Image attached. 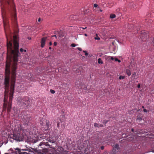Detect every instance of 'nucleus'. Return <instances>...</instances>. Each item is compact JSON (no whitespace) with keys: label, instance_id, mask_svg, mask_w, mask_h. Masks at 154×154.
<instances>
[{"label":"nucleus","instance_id":"f257e3e1","mask_svg":"<svg viewBox=\"0 0 154 154\" xmlns=\"http://www.w3.org/2000/svg\"><path fill=\"white\" fill-rule=\"evenodd\" d=\"M29 132L26 130H23L22 137L19 134H15L13 135V139L19 141H25L28 143L29 142Z\"/></svg>","mask_w":154,"mask_h":154},{"label":"nucleus","instance_id":"f03ea898","mask_svg":"<svg viewBox=\"0 0 154 154\" xmlns=\"http://www.w3.org/2000/svg\"><path fill=\"white\" fill-rule=\"evenodd\" d=\"M48 141H49L47 140H44L42 142H41L38 145L39 146H42L41 147L42 148V151L46 154H48V151L47 148H45V146H50Z\"/></svg>","mask_w":154,"mask_h":154},{"label":"nucleus","instance_id":"7ed1b4c3","mask_svg":"<svg viewBox=\"0 0 154 154\" xmlns=\"http://www.w3.org/2000/svg\"><path fill=\"white\" fill-rule=\"evenodd\" d=\"M40 124L42 126V128H44L45 131H47L51 125V123L49 120L44 119L40 121Z\"/></svg>","mask_w":154,"mask_h":154},{"label":"nucleus","instance_id":"20e7f679","mask_svg":"<svg viewBox=\"0 0 154 154\" xmlns=\"http://www.w3.org/2000/svg\"><path fill=\"white\" fill-rule=\"evenodd\" d=\"M140 36L142 40L145 41L148 37L147 32L145 31H142L140 34Z\"/></svg>","mask_w":154,"mask_h":154},{"label":"nucleus","instance_id":"39448f33","mask_svg":"<svg viewBox=\"0 0 154 154\" xmlns=\"http://www.w3.org/2000/svg\"><path fill=\"white\" fill-rule=\"evenodd\" d=\"M38 132L35 127H30L29 129V135H33L34 137H36L37 136Z\"/></svg>","mask_w":154,"mask_h":154},{"label":"nucleus","instance_id":"423d86ee","mask_svg":"<svg viewBox=\"0 0 154 154\" xmlns=\"http://www.w3.org/2000/svg\"><path fill=\"white\" fill-rule=\"evenodd\" d=\"M113 148L112 154H117L120 149L119 145L116 144L114 145H113Z\"/></svg>","mask_w":154,"mask_h":154},{"label":"nucleus","instance_id":"0eeeda50","mask_svg":"<svg viewBox=\"0 0 154 154\" xmlns=\"http://www.w3.org/2000/svg\"><path fill=\"white\" fill-rule=\"evenodd\" d=\"M15 149L16 150H17V151H13L12 150V153H14L15 154H29L28 153L25 152H21V150L20 149L18 148H17Z\"/></svg>","mask_w":154,"mask_h":154},{"label":"nucleus","instance_id":"6e6552de","mask_svg":"<svg viewBox=\"0 0 154 154\" xmlns=\"http://www.w3.org/2000/svg\"><path fill=\"white\" fill-rule=\"evenodd\" d=\"M62 148H57L55 151V153L56 154H65V152L61 150Z\"/></svg>","mask_w":154,"mask_h":154},{"label":"nucleus","instance_id":"1a4fd4ad","mask_svg":"<svg viewBox=\"0 0 154 154\" xmlns=\"http://www.w3.org/2000/svg\"><path fill=\"white\" fill-rule=\"evenodd\" d=\"M47 37H43L42 39L41 46L42 48L44 47L45 45V42L47 39Z\"/></svg>","mask_w":154,"mask_h":154},{"label":"nucleus","instance_id":"9d476101","mask_svg":"<svg viewBox=\"0 0 154 154\" xmlns=\"http://www.w3.org/2000/svg\"><path fill=\"white\" fill-rule=\"evenodd\" d=\"M125 71L126 73L128 76H130L131 75V72L130 69H125Z\"/></svg>","mask_w":154,"mask_h":154},{"label":"nucleus","instance_id":"9b49d317","mask_svg":"<svg viewBox=\"0 0 154 154\" xmlns=\"http://www.w3.org/2000/svg\"><path fill=\"white\" fill-rule=\"evenodd\" d=\"M64 117L63 116H60V121L61 122H63L64 121Z\"/></svg>","mask_w":154,"mask_h":154},{"label":"nucleus","instance_id":"f8f14e48","mask_svg":"<svg viewBox=\"0 0 154 154\" xmlns=\"http://www.w3.org/2000/svg\"><path fill=\"white\" fill-rule=\"evenodd\" d=\"M82 84V83L81 82V80H80V81H78L76 82L75 83V85H81Z\"/></svg>","mask_w":154,"mask_h":154},{"label":"nucleus","instance_id":"ddd939ff","mask_svg":"<svg viewBox=\"0 0 154 154\" xmlns=\"http://www.w3.org/2000/svg\"><path fill=\"white\" fill-rule=\"evenodd\" d=\"M129 6L131 8H134L135 7L134 6L133 3L132 2L131 3L129 4Z\"/></svg>","mask_w":154,"mask_h":154},{"label":"nucleus","instance_id":"4468645a","mask_svg":"<svg viewBox=\"0 0 154 154\" xmlns=\"http://www.w3.org/2000/svg\"><path fill=\"white\" fill-rule=\"evenodd\" d=\"M150 60L149 61H146L145 60H144V62H145V64H146L147 65H149L150 64Z\"/></svg>","mask_w":154,"mask_h":154},{"label":"nucleus","instance_id":"2eb2a0df","mask_svg":"<svg viewBox=\"0 0 154 154\" xmlns=\"http://www.w3.org/2000/svg\"><path fill=\"white\" fill-rule=\"evenodd\" d=\"M98 63L99 64H102L103 63V62H102V61L100 58H99L98 59Z\"/></svg>","mask_w":154,"mask_h":154},{"label":"nucleus","instance_id":"dca6fc26","mask_svg":"<svg viewBox=\"0 0 154 154\" xmlns=\"http://www.w3.org/2000/svg\"><path fill=\"white\" fill-rule=\"evenodd\" d=\"M111 18H114L116 17V15L114 14H111L110 16Z\"/></svg>","mask_w":154,"mask_h":154},{"label":"nucleus","instance_id":"f3484780","mask_svg":"<svg viewBox=\"0 0 154 154\" xmlns=\"http://www.w3.org/2000/svg\"><path fill=\"white\" fill-rule=\"evenodd\" d=\"M134 29H136L137 31H138V30H140L139 26H138L137 27V26L134 27L133 28Z\"/></svg>","mask_w":154,"mask_h":154},{"label":"nucleus","instance_id":"a211bd4d","mask_svg":"<svg viewBox=\"0 0 154 154\" xmlns=\"http://www.w3.org/2000/svg\"><path fill=\"white\" fill-rule=\"evenodd\" d=\"M125 78V76H122V75L120 76L119 77V79L120 80L121 79H124Z\"/></svg>","mask_w":154,"mask_h":154},{"label":"nucleus","instance_id":"6ab92c4d","mask_svg":"<svg viewBox=\"0 0 154 154\" xmlns=\"http://www.w3.org/2000/svg\"><path fill=\"white\" fill-rule=\"evenodd\" d=\"M96 36L97 37H95L94 39L95 40H99L100 39V38L97 36V34H96Z\"/></svg>","mask_w":154,"mask_h":154},{"label":"nucleus","instance_id":"aec40b11","mask_svg":"<svg viewBox=\"0 0 154 154\" xmlns=\"http://www.w3.org/2000/svg\"><path fill=\"white\" fill-rule=\"evenodd\" d=\"M94 126L95 127H99V125L97 123H95L94 124Z\"/></svg>","mask_w":154,"mask_h":154},{"label":"nucleus","instance_id":"412c9836","mask_svg":"<svg viewBox=\"0 0 154 154\" xmlns=\"http://www.w3.org/2000/svg\"><path fill=\"white\" fill-rule=\"evenodd\" d=\"M32 149H33V153H34L38 152V151L35 149H32Z\"/></svg>","mask_w":154,"mask_h":154},{"label":"nucleus","instance_id":"4be33fe9","mask_svg":"<svg viewBox=\"0 0 154 154\" xmlns=\"http://www.w3.org/2000/svg\"><path fill=\"white\" fill-rule=\"evenodd\" d=\"M59 37H62L64 36V35H63V34L61 33H59Z\"/></svg>","mask_w":154,"mask_h":154},{"label":"nucleus","instance_id":"5701e85b","mask_svg":"<svg viewBox=\"0 0 154 154\" xmlns=\"http://www.w3.org/2000/svg\"><path fill=\"white\" fill-rule=\"evenodd\" d=\"M115 60L116 61H118L120 63L121 62V60H119L118 58H116L115 59Z\"/></svg>","mask_w":154,"mask_h":154},{"label":"nucleus","instance_id":"b1692460","mask_svg":"<svg viewBox=\"0 0 154 154\" xmlns=\"http://www.w3.org/2000/svg\"><path fill=\"white\" fill-rule=\"evenodd\" d=\"M137 119L140 120H142V118L140 116H137Z\"/></svg>","mask_w":154,"mask_h":154},{"label":"nucleus","instance_id":"393cba45","mask_svg":"<svg viewBox=\"0 0 154 154\" xmlns=\"http://www.w3.org/2000/svg\"><path fill=\"white\" fill-rule=\"evenodd\" d=\"M83 52L85 53V56H88V54L86 52V51H83Z\"/></svg>","mask_w":154,"mask_h":154},{"label":"nucleus","instance_id":"a878e982","mask_svg":"<svg viewBox=\"0 0 154 154\" xmlns=\"http://www.w3.org/2000/svg\"><path fill=\"white\" fill-rule=\"evenodd\" d=\"M50 92L52 94H54L55 93V91L54 90L52 89L50 90Z\"/></svg>","mask_w":154,"mask_h":154},{"label":"nucleus","instance_id":"bb28decb","mask_svg":"<svg viewBox=\"0 0 154 154\" xmlns=\"http://www.w3.org/2000/svg\"><path fill=\"white\" fill-rule=\"evenodd\" d=\"M71 46L72 47H75L76 46V45L75 44L73 43L71 44Z\"/></svg>","mask_w":154,"mask_h":154},{"label":"nucleus","instance_id":"cd10ccee","mask_svg":"<svg viewBox=\"0 0 154 154\" xmlns=\"http://www.w3.org/2000/svg\"><path fill=\"white\" fill-rule=\"evenodd\" d=\"M98 5L97 4H94V6L95 8H97V7Z\"/></svg>","mask_w":154,"mask_h":154},{"label":"nucleus","instance_id":"c85d7f7f","mask_svg":"<svg viewBox=\"0 0 154 154\" xmlns=\"http://www.w3.org/2000/svg\"><path fill=\"white\" fill-rule=\"evenodd\" d=\"M77 49L79 50V51H82V49L81 48H80L78 47V48H77Z\"/></svg>","mask_w":154,"mask_h":154},{"label":"nucleus","instance_id":"c756f323","mask_svg":"<svg viewBox=\"0 0 154 154\" xmlns=\"http://www.w3.org/2000/svg\"><path fill=\"white\" fill-rule=\"evenodd\" d=\"M24 51V50H23V49L22 48H21L20 49V51L21 52H23Z\"/></svg>","mask_w":154,"mask_h":154},{"label":"nucleus","instance_id":"7c9ffc66","mask_svg":"<svg viewBox=\"0 0 154 154\" xmlns=\"http://www.w3.org/2000/svg\"><path fill=\"white\" fill-rule=\"evenodd\" d=\"M108 122V121H104V122H103V123L105 125L107 123V122Z\"/></svg>","mask_w":154,"mask_h":154},{"label":"nucleus","instance_id":"2f4dec72","mask_svg":"<svg viewBox=\"0 0 154 154\" xmlns=\"http://www.w3.org/2000/svg\"><path fill=\"white\" fill-rule=\"evenodd\" d=\"M143 111L144 112H147V111L146 109H144L143 110Z\"/></svg>","mask_w":154,"mask_h":154},{"label":"nucleus","instance_id":"473e14b6","mask_svg":"<svg viewBox=\"0 0 154 154\" xmlns=\"http://www.w3.org/2000/svg\"><path fill=\"white\" fill-rule=\"evenodd\" d=\"M103 125L100 124L99 125V127H103Z\"/></svg>","mask_w":154,"mask_h":154},{"label":"nucleus","instance_id":"72a5a7b5","mask_svg":"<svg viewBox=\"0 0 154 154\" xmlns=\"http://www.w3.org/2000/svg\"><path fill=\"white\" fill-rule=\"evenodd\" d=\"M54 46H56L57 45V43L56 42H55L54 43Z\"/></svg>","mask_w":154,"mask_h":154},{"label":"nucleus","instance_id":"f704fd0d","mask_svg":"<svg viewBox=\"0 0 154 154\" xmlns=\"http://www.w3.org/2000/svg\"><path fill=\"white\" fill-rule=\"evenodd\" d=\"M140 87V84H138V85H137V87L138 88H139Z\"/></svg>","mask_w":154,"mask_h":154},{"label":"nucleus","instance_id":"c9c22d12","mask_svg":"<svg viewBox=\"0 0 154 154\" xmlns=\"http://www.w3.org/2000/svg\"><path fill=\"white\" fill-rule=\"evenodd\" d=\"M101 149L103 150L104 149V146H102L101 147Z\"/></svg>","mask_w":154,"mask_h":154},{"label":"nucleus","instance_id":"e433bc0d","mask_svg":"<svg viewBox=\"0 0 154 154\" xmlns=\"http://www.w3.org/2000/svg\"><path fill=\"white\" fill-rule=\"evenodd\" d=\"M41 21V19L40 18H39L38 20V22H40Z\"/></svg>","mask_w":154,"mask_h":154},{"label":"nucleus","instance_id":"4c0bfd02","mask_svg":"<svg viewBox=\"0 0 154 154\" xmlns=\"http://www.w3.org/2000/svg\"><path fill=\"white\" fill-rule=\"evenodd\" d=\"M29 152H32V150H31V149H29ZM31 153H29V154H30Z\"/></svg>","mask_w":154,"mask_h":154},{"label":"nucleus","instance_id":"58836bf2","mask_svg":"<svg viewBox=\"0 0 154 154\" xmlns=\"http://www.w3.org/2000/svg\"><path fill=\"white\" fill-rule=\"evenodd\" d=\"M52 42H50V43H49V45L50 46H51V45H52Z\"/></svg>","mask_w":154,"mask_h":154},{"label":"nucleus","instance_id":"ea45409f","mask_svg":"<svg viewBox=\"0 0 154 154\" xmlns=\"http://www.w3.org/2000/svg\"><path fill=\"white\" fill-rule=\"evenodd\" d=\"M111 59L112 60H114V58L113 57H111Z\"/></svg>","mask_w":154,"mask_h":154},{"label":"nucleus","instance_id":"a19ab883","mask_svg":"<svg viewBox=\"0 0 154 154\" xmlns=\"http://www.w3.org/2000/svg\"><path fill=\"white\" fill-rule=\"evenodd\" d=\"M152 42L154 44V37L153 38V39L152 40Z\"/></svg>","mask_w":154,"mask_h":154},{"label":"nucleus","instance_id":"79ce46f5","mask_svg":"<svg viewBox=\"0 0 154 154\" xmlns=\"http://www.w3.org/2000/svg\"><path fill=\"white\" fill-rule=\"evenodd\" d=\"M131 131L132 132H134V129L133 128H132Z\"/></svg>","mask_w":154,"mask_h":154},{"label":"nucleus","instance_id":"37998d69","mask_svg":"<svg viewBox=\"0 0 154 154\" xmlns=\"http://www.w3.org/2000/svg\"><path fill=\"white\" fill-rule=\"evenodd\" d=\"M136 72H134L133 73V75H136Z\"/></svg>","mask_w":154,"mask_h":154},{"label":"nucleus","instance_id":"c03bdc74","mask_svg":"<svg viewBox=\"0 0 154 154\" xmlns=\"http://www.w3.org/2000/svg\"><path fill=\"white\" fill-rule=\"evenodd\" d=\"M46 136V134H44L43 135V137H45V138H46V137H45Z\"/></svg>","mask_w":154,"mask_h":154},{"label":"nucleus","instance_id":"a18cd8bd","mask_svg":"<svg viewBox=\"0 0 154 154\" xmlns=\"http://www.w3.org/2000/svg\"><path fill=\"white\" fill-rule=\"evenodd\" d=\"M59 122H57V127H58V126H59Z\"/></svg>","mask_w":154,"mask_h":154},{"label":"nucleus","instance_id":"49530a36","mask_svg":"<svg viewBox=\"0 0 154 154\" xmlns=\"http://www.w3.org/2000/svg\"><path fill=\"white\" fill-rule=\"evenodd\" d=\"M147 59H148V60H149L150 59V58L149 57H147Z\"/></svg>","mask_w":154,"mask_h":154},{"label":"nucleus","instance_id":"de8ad7c7","mask_svg":"<svg viewBox=\"0 0 154 154\" xmlns=\"http://www.w3.org/2000/svg\"><path fill=\"white\" fill-rule=\"evenodd\" d=\"M142 107L143 108V109H144V106H142Z\"/></svg>","mask_w":154,"mask_h":154},{"label":"nucleus","instance_id":"09e8293b","mask_svg":"<svg viewBox=\"0 0 154 154\" xmlns=\"http://www.w3.org/2000/svg\"><path fill=\"white\" fill-rule=\"evenodd\" d=\"M87 28L86 27H85V28H83V29H85Z\"/></svg>","mask_w":154,"mask_h":154},{"label":"nucleus","instance_id":"8fccbe9b","mask_svg":"<svg viewBox=\"0 0 154 154\" xmlns=\"http://www.w3.org/2000/svg\"><path fill=\"white\" fill-rule=\"evenodd\" d=\"M49 49L51 50V47H49Z\"/></svg>","mask_w":154,"mask_h":154},{"label":"nucleus","instance_id":"3c124183","mask_svg":"<svg viewBox=\"0 0 154 154\" xmlns=\"http://www.w3.org/2000/svg\"><path fill=\"white\" fill-rule=\"evenodd\" d=\"M53 36H54V37H56V38H57V36L56 35H53Z\"/></svg>","mask_w":154,"mask_h":154},{"label":"nucleus","instance_id":"603ef678","mask_svg":"<svg viewBox=\"0 0 154 154\" xmlns=\"http://www.w3.org/2000/svg\"><path fill=\"white\" fill-rule=\"evenodd\" d=\"M85 36H87V34H85Z\"/></svg>","mask_w":154,"mask_h":154},{"label":"nucleus","instance_id":"864d4df0","mask_svg":"<svg viewBox=\"0 0 154 154\" xmlns=\"http://www.w3.org/2000/svg\"><path fill=\"white\" fill-rule=\"evenodd\" d=\"M86 88H86V87H85V88H84V89L85 90H86Z\"/></svg>","mask_w":154,"mask_h":154},{"label":"nucleus","instance_id":"5fc2aeb1","mask_svg":"<svg viewBox=\"0 0 154 154\" xmlns=\"http://www.w3.org/2000/svg\"><path fill=\"white\" fill-rule=\"evenodd\" d=\"M24 51L25 52H26V50H24Z\"/></svg>","mask_w":154,"mask_h":154},{"label":"nucleus","instance_id":"6e6d98bb","mask_svg":"<svg viewBox=\"0 0 154 154\" xmlns=\"http://www.w3.org/2000/svg\"><path fill=\"white\" fill-rule=\"evenodd\" d=\"M130 26H131V27H132V26H132V25L131 24V25H130Z\"/></svg>","mask_w":154,"mask_h":154},{"label":"nucleus","instance_id":"4d7b16f0","mask_svg":"<svg viewBox=\"0 0 154 154\" xmlns=\"http://www.w3.org/2000/svg\"><path fill=\"white\" fill-rule=\"evenodd\" d=\"M100 11L101 12H102V10H100Z\"/></svg>","mask_w":154,"mask_h":154},{"label":"nucleus","instance_id":"13d9d810","mask_svg":"<svg viewBox=\"0 0 154 154\" xmlns=\"http://www.w3.org/2000/svg\"><path fill=\"white\" fill-rule=\"evenodd\" d=\"M31 39V38H29V39L30 40V39Z\"/></svg>","mask_w":154,"mask_h":154},{"label":"nucleus","instance_id":"bf43d9fd","mask_svg":"<svg viewBox=\"0 0 154 154\" xmlns=\"http://www.w3.org/2000/svg\"><path fill=\"white\" fill-rule=\"evenodd\" d=\"M52 142V143H54V141H53V142Z\"/></svg>","mask_w":154,"mask_h":154},{"label":"nucleus","instance_id":"052dcab7","mask_svg":"<svg viewBox=\"0 0 154 154\" xmlns=\"http://www.w3.org/2000/svg\"><path fill=\"white\" fill-rule=\"evenodd\" d=\"M118 10H119V9H118Z\"/></svg>","mask_w":154,"mask_h":154},{"label":"nucleus","instance_id":"680f3d73","mask_svg":"<svg viewBox=\"0 0 154 154\" xmlns=\"http://www.w3.org/2000/svg\"><path fill=\"white\" fill-rule=\"evenodd\" d=\"M27 38L29 39V37H27Z\"/></svg>","mask_w":154,"mask_h":154},{"label":"nucleus","instance_id":"e2e57ef3","mask_svg":"<svg viewBox=\"0 0 154 154\" xmlns=\"http://www.w3.org/2000/svg\"><path fill=\"white\" fill-rule=\"evenodd\" d=\"M30 141H31L29 139V142H30Z\"/></svg>","mask_w":154,"mask_h":154},{"label":"nucleus","instance_id":"0e129e2a","mask_svg":"<svg viewBox=\"0 0 154 154\" xmlns=\"http://www.w3.org/2000/svg\"><path fill=\"white\" fill-rule=\"evenodd\" d=\"M34 142H35V143H36V141H34Z\"/></svg>","mask_w":154,"mask_h":154},{"label":"nucleus","instance_id":"69168bd1","mask_svg":"<svg viewBox=\"0 0 154 154\" xmlns=\"http://www.w3.org/2000/svg\"><path fill=\"white\" fill-rule=\"evenodd\" d=\"M40 138H42V137H40Z\"/></svg>","mask_w":154,"mask_h":154}]
</instances>
